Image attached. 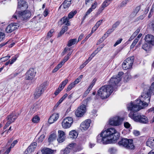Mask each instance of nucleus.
<instances>
[{
	"label": "nucleus",
	"instance_id": "35",
	"mask_svg": "<svg viewBox=\"0 0 154 154\" xmlns=\"http://www.w3.org/2000/svg\"><path fill=\"white\" fill-rule=\"evenodd\" d=\"M68 80L67 79H66L64 81H63L62 83L60 85L59 87V88H61V89H63L66 85L68 83Z\"/></svg>",
	"mask_w": 154,
	"mask_h": 154
},
{
	"label": "nucleus",
	"instance_id": "3",
	"mask_svg": "<svg viewBox=\"0 0 154 154\" xmlns=\"http://www.w3.org/2000/svg\"><path fill=\"white\" fill-rule=\"evenodd\" d=\"M114 91L113 88L108 85L103 86L100 88L97 91V94L102 99L108 97Z\"/></svg>",
	"mask_w": 154,
	"mask_h": 154
},
{
	"label": "nucleus",
	"instance_id": "2",
	"mask_svg": "<svg viewBox=\"0 0 154 154\" xmlns=\"http://www.w3.org/2000/svg\"><path fill=\"white\" fill-rule=\"evenodd\" d=\"M120 135H97V142L103 144L114 143L119 139Z\"/></svg>",
	"mask_w": 154,
	"mask_h": 154
},
{
	"label": "nucleus",
	"instance_id": "55",
	"mask_svg": "<svg viewBox=\"0 0 154 154\" xmlns=\"http://www.w3.org/2000/svg\"><path fill=\"white\" fill-rule=\"evenodd\" d=\"M62 89H61V88H59V87L58 89H57L54 92V94L56 96L62 90Z\"/></svg>",
	"mask_w": 154,
	"mask_h": 154
},
{
	"label": "nucleus",
	"instance_id": "22",
	"mask_svg": "<svg viewBox=\"0 0 154 154\" xmlns=\"http://www.w3.org/2000/svg\"><path fill=\"white\" fill-rule=\"evenodd\" d=\"M128 139L123 138L118 142L119 145L124 148L125 147H127L126 146L127 143H128Z\"/></svg>",
	"mask_w": 154,
	"mask_h": 154
},
{
	"label": "nucleus",
	"instance_id": "46",
	"mask_svg": "<svg viewBox=\"0 0 154 154\" xmlns=\"http://www.w3.org/2000/svg\"><path fill=\"white\" fill-rule=\"evenodd\" d=\"M54 32V30L53 29H51L48 33L47 34V36L48 37L50 38L53 35V33Z\"/></svg>",
	"mask_w": 154,
	"mask_h": 154
},
{
	"label": "nucleus",
	"instance_id": "44",
	"mask_svg": "<svg viewBox=\"0 0 154 154\" xmlns=\"http://www.w3.org/2000/svg\"><path fill=\"white\" fill-rule=\"evenodd\" d=\"M103 20H101L98 21L96 23L95 25L94 26L96 29H97V28L100 26V24L102 22Z\"/></svg>",
	"mask_w": 154,
	"mask_h": 154
},
{
	"label": "nucleus",
	"instance_id": "39",
	"mask_svg": "<svg viewBox=\"0 0 154 154\" xmlns=\"http://www.w3.org/2000/svg\"><path fill=\"white\" fill-rule=\"evenodd\" d=\"M130 0H124V1H122L121 4L120 6L121 7L125 6L126 5V4L129 2Z\"/></svg>",
	"mask_w": 154,
	"mask_h": 154
},
{
	"label": "nucleus",
	"instance_id": "10",
	"mask_svg": "<svg viewBox=\"0 0 154 154\" xmlns=\"http://www.w3.org/2000/svg\"><path fill=\"white\" fill-rule=\"evenodd\" d=\"M45 83H44L41 85L40 86L36 89L34 95L36 98H38L44 92L45 89Z\"/></svg>",
	"mask_w": 154,
	"mask_h": 154
},
{
	"label": "nucleus",
	"instance_id": "11",
	"mask_svg": "<svg viewBox=\"0 0 154 154\" xmlns=\"http://www.w3.org/2000/svg\"><path fill=\"white\" fill-rule=\"evenodd\" d=\"M86 111L85 105H82L78 107L75 112V115L78 117H82L85 113Z\"/></svg>",
	"mask_w": 154,
	"mask_h": 154
},
{
	"label": "nucleus",
	"instance_id": "13",
	"mask_svg": "<svg viewBox=\"0 0 154 154\" xmlns=\"http://www.w3.org/2000/svg\"><path fill=\"white\" fill-rule=\"evenodd\" d=\"M36 72L33 69H30L26 72L25 78L26 80H32L35 76Z\"/></svg>",
	"mask_w": 154,
	"mask_h": 154
},
{
	"label": "nucleus",
	"instance_id": "57",
	"mask_svg": "<svg viewBox=\"0 0 154 154\" xmlns=\"http://www.w3.org/2000/svg\"><path fill=\"white\" fill-rule=\"evenodd\" d=\"M96 81L97 80L96 79H94L92 81V82H91L90 86L93 88V86L95 85Z\"/></svg>",
	"mask_w": 154,
	"mask_h": 154
},
{
	"label": "nucleus",
	"instance_id": "31",
	"mask_svg": "<svg viewBox=\"0 0 154 154\" xmlns=\"http://www.w3.org/2000/svg\"><path fill=\"white\" fill-rule=\"evenodd\" d=\"M76 42L77 39L76 38L71 39L68 41L67 45L68 47H70L72 45L75 44Z\"/></svg>",
	"mask_w": 154,
	"mask_h": 154
},
{
	"label": "nucleus",
	"instance_id": "50",
	"mask_svg": "<svg viewBox=\"0 0 154 154\" xmlns=\"http://www.w3.org/2000/svg\"><path fill=\"white\" fill-rule=\"evenodd\" d=\"M78 132L75 130H72L69 133V135H78Z\"/></svg>",
	"mask_w": 154,
	"mask_h": 154
},
{
	"label": "nucleus",
	"instance_id": "40",
	"mask_svg": "<svg viewBox=\"0 0 154 154\" xmlns=\"http://www.w3.org/2000/svg\"><path fill=\"white\" fill-rule=\"evenodd\" d=\"M76 144L75 143H72L68 145L67 146L71 150L73 148L75 147Z\"/></svg>",
	"mask_w": 154,
	"mask_h": 154
},
{
	"label": "nucleus",
	"instance_id": "62",
	"mask_svg": "<svg viewBox=\"0 0 154 154\" xmlns=\"http://www.w3.org/2000/svg\"><path fill=\"white\" fill-rule=\"evenodd\" d=\"M58 132L59 135H65L66 134L65 132L62 130H58Z\"/></svg>",
	"mask_w": 154,
	"mask_h": 154
},
{
	"label": "nucleus",
	"instance_id": "29",
	"mask_svg": "<svg viewBox=\"0 0 154 154\" xmlns=\"http://www.w3.org/2000/svg\"><path fill=\"white\" fill-rule=\"evenodd\" d=\"M68 96V94H65L59 100V101L56 104L55 106L56 107H58V106L62 102V101L66 98Z\"/></svg>",
	"mask_w": 154,
	"mask_h": 154
},
{
	"label": "nucleus",
	"instance_id": "64",
	"mask_svg": "<svg viewBox=\"0 0 154 154\" xmlns=\"http://www.w3.org/2000/svg\"><path fill=\"white\" fill-rule=\"evenodd\" d=\"M108 36V35H107L106 33L105 34L102 38V40L101 42H103Z\"/></svg>",
	"mask_w": 154,
	"mask_h": 154
},
{
	"label": "nucleus",
	"instance_id": "41",
	"mask_svg": "<svg viewBox=\"0 0 154 154\" xmlns=\"http://www.w3.org/2000/svg\"><path fill=\"white\" fill-rule=\"evenodd\" d=\"M138 42V40L135 39L133 42L132 43L131 45L130 46V48L131 49L133 48L135 45H136V44Z\"/></svg>",
	"mask_w": 154,
	"mask_h": 154
},
{
	"label": "nucleus",
	"instance_id": "56",
	"mask_svg": "<svg viewBox=\"0 0 154 154\" xmlns=\"http://www.w3.org/2000/svg\"><path fill=\"white\" fill-rule=\"evenodd\" d=\"M149 91H154V82L152 83L150 87L149 88Z\"/></svg>",
	"mask_w": 154,
	"mask_h": 154
},
{
	"label": "nucleus",
	"instance_id": "28",
	"mask_svg": "<svg viewBox=\"0 0 154 154\" xmlns=\"http://www.w3.org/2000/svg\"><path fill=\"white\" fill-rule=\"evenodd\" d=\"M68 29L67 26H63L61 30L58 34V37H59L61 36Z\"/></svg>",
	"mask_w": 154,
	"mask_h": 154
},
{
	"label": "nucleus",
	"instance_id": "4",
	"mask_svg": "<svg viewBox=\"0 0 154 154\" xmlns=\"http://www.w3.org/2000/svg\"><path fill=\"white\" fill-rule=\"evenodd\" d=\"M134 121L143 124H147L149 122L148 118L145 116L131 112L128 115Z\"/></svg>",
	"mask_w": 154,
	"mask_h": 154
},
{
	"label": "nucleus",
	"instance_id": "15",
	"mask_svg": "<svg viewBox=\"0 0 154 154\" xmlns=\"http://www.w3.org/2000/svg\"><path fill=\"white\" fill-rule=\"evenodd\" d=\"M37 146V143L34 142L31 143L25 151V154H31L34 152Z\"/></svg>",
	"mask_w": 154,
	"mask_h": 154
},
{
	"label": "nucleus",
	"instance_id": "37",
	"mask_svg": "<svg viewBox=\"0 0 154 154\" xmlns=\"http://www.w3.org/2000/svg\"><path fill=\"white\" fill-rule=\"evenodd\" d=\"M77 13V11H75L71 12L68 14V17L69 19L72 18L73 16Z\"/></svg>",
	"mask_w": 154,
	"mask_h": 154
},
{
	"label": "nucleus",
	"instance_id": "16",
	"mask_svg": "<svg viewBox=\"0 0 154 154\" xmlns=\"http://www.w3.org/2000/svg\"><path fill=\"white\" fill-rule=\"evenodd\" d=\"M59 114L55 113L53 114L49 118L48 122L50 124H52L56 121L59 118Z\"/></svg>",
	"mask_w": 154,
	"mask_h": 154
},
{
	"label": "nucleus",
	"instance_id": "59",
	"mask_svg": "<svg viewBox=\"0 0 154 154\" xmlns=\"http://www.w3.org/2000/svg\"><path fill=\"white\" fill-rule=\"evenodd\" d=\"M140 31V29L139 28H138L136 31L133 34L134 36H136L137 34L139 33Z\"/></svg>",
	"mask_w": 154,
	"mask_h": 154
},
{
	"label": "nucleus",
	"instance_id": "30",
	"mask_svg": "<svg viewBox=\"0 0 154 154\" xmlns=\"http://www.w3.org/2000/svg\"><path fill=\"white\" fill-rule=\"evenodd\" d=\"M71 150L67 146L64 150H62L60 151L61 154H69L71 151Z\"/></svg>",
	"mask_w": 154,
	"mask_h": 154
},
{
	"label": "nucleus",
	"instance_id": "47",
	"mask_svg": "<svg viewBox=\"0 0 154 154\" xmlns=\"http://www.w3.org/2000/svg\"><path fill=\"white\" fill-rule=\"evenodd\" d=\"M69 57L67 56H65L63 60L61 61L60 62L63 65L64 63L68 60V59H69Z\"/></svg>",
	"mask_w": 154,
	"mask_h": 154
},
{
	"label": "nucleus",
	"instance_id": "36",
	"mask_svg": "<svg viewBox=\"0 0 154 154\" xmlns=\"http://www.w3.org/2000/svg\"><path fill=\"white\" fill-rule=\"evenodd\" d=\"M142 48L145 51H147L149 49L150 45L148 44L144 43L142 46Z\"/></svg>",
	"mask_w": 154,
	"mask_h": 154
},
{
	"label": "nucleus",
	"instance_id": "34",
	"mask_svg": "<svg viewBox=\"0 0 154 154\" xmlns=\"http://www.w3.org/2000/svg\"><path fill=\"white\" fill-rule=\"evenodd\" d=\"M66 139L65 135H59L57 140L59 143H62Z\"/></svg>",
	"mask_w": 154,
	"mask_h": 154
},
{
	"label": "nucleus",
	"instance_id": "23",
	"mask_svg": "<svg viewBox=\"0 0 154 154\" xmlns=\"http://www.w3.org/2000/svg\"><path fill=\"white\" fill-rule=\"evenodd\" d=\"M54 151V150L47 148H45L41 150L42 154H53Z\"/></svg>",
	"mask_w": 154,
	"mask_h": 154
},
{
	"label": "nucleus",
	"instance_id": "42",
	"mask_svg": "<svg viewBox=\"0 0 154 154\" xmlns=\"http://www.w3.org/2000/svg\"><path fill=\"white\" fill-rule=\"evenodd\" d=\"M131 78V76L128 73H126L125 75L124 79L126 82L128 81Z\"/></svg>",
	"mask_w": 154,
	"mask_h": 154
},
{
	"label": "nucleus",
	"instance_id": "58",
	"mask_svg": "<svg viewBox=\"0 0 154 154\" xmlns=\"http://www.w3.org/2000/svg\"><path fill=\"white\" fill-rule=\"evenodd\" d=\"M124 126L125 128H128L130 127L131 125L128 122H125L124 123Z\"/></svg>",
	"mask_w": 154,
	"mask_h": 154
},
{
	"label": "nucleus",
	"instance_id": "53",
	"mask_svg": "<svg viewBox=\"0 0 154 154\" xmlns=\"http://www.w3.org/2000/svg\"><path fill=\"white\" fill-rule=\"evenodd\" d=\"M122 40V38H120L119 39L117 40L115 43L114 44V47L116 46L117 45L120 43Z\"/></svg>",
	"mask_w": 154,
	"mask_h": 154
},
{
	"label": "nucleus",
	"instance_id": "21",
	"mask_svg": "<svg viewBox=\"0 0 154 154\" xmlns=\"http://www.w3.org/2000/svg\"><path fill=\"white\" fill-rule=\"evenodd\" d=\"M146 145L151 148L154 147V137H150L146 142Z\"/></svg>",
	"mask_w": 154,
	"mask_h": 154
},
{
	"label": "nucleus",
	"instance_id": "60",
	"mask_svg": "<svg viewBox=\"0 0 154 154\" xmlns=\"http://www.w3.org/2000/svg\"><path fill=\"white\" fill-rule=\"evenodd\" d=\"M44 138V135H40L38 138V141L42 142Z\"/></svg>",
	"mask_w": 154,
	"mask_h": 154
},
{
	"label": "nucleus",
	"instance_id": "25",
	"mask_svg": "<svg viewBox=\"0 0 154 154\" xmlns=\"http://www.w3.org/2000/svg\"><path fill=\"white\" fill-rule=\"evenodd\" d=\"M69 18L67 17H64L61 19V21L63 24H64L67 26H69L70 23L69 21Z\"/></svg>",
	"mask_w": 154,
	"mask_h": 154
},
{
	"label": "nucleus",
	"instance_id": "20",
	"mask_svg": "<svg viewBox=\"0 0 154 154\" xmlns=\"http://www.w3.org/2000/svg\"><path fill=\"white\" fill-rule=\"evenodd\" d=\"M128 143H127L126 146L127 147H125V148L128 149H133L134 146L133 143V140L131 139H128Z\"/></svg>",
	"mask_w": 154,
	"mask_h": 154
},
{
	"label": "nucleus",
	"instance_id": "18",
	"mask_svg": "<svg viewBox=\"0 0 154 154\" xmlns=\"http://www.w3.org/2000/svg\"><path fill=\"white\" fill-rule=\"evenodd\" d=\"M145 39L146 42L149 44L154 45V36L152 35H147L146 36Z\"/></svg>",
	"mask_w": 154,
	"mask_h": 154
},
{
	"label": "nucleus",
	"instance_id": "43",
	"mask_svg": "<svg viewBox=\"0 0 154 154\" xmlns=\"http://www.w3.org/2000/svg\"><path fill=\"white\" fill-rule=\"evenodd\" d=\"M10 57V56H7L1 58L0 60L2 62H5L8 60Z\"/></svg>",
	"mask_w": 154,
	"mask_h": 154
},
{
	"label": "nucleus",
	"instance_id": "33",
	"mask_svg": "<svg viewBox=\"0 0 154 154\" xmlns=\"http://www.w3.org/2000/svg\"><path fill=\"white\" fill-rule=\"evenodd\" d=\"M18 6L24 7L25 8H27L28 7L26 2L25 1H22L21 2H18Z\"/></svg>",
	"mask_w": 154,
	"mask_h": 154
},
{
	"label": "nucleus",
	"instance_id": "7",
	"mask_svg": "<svg viewBox=\"0 0 154 154\" xmlns=\"http://www.w3.org/2000/svg\"><path fill=\"white\" fill-rule=\"evenodd\" d=\"M134 57L131 56L127 58L122 64V66L124 69H127L131 68L134 61Z\"/></svg>",
	"mask_w": 154,
	"mask_h": 154
},
{
	"label": "nucleus",
	"instance_id": "54",
	"mask_svg": "<svg viewBox=\"0 0 154 154\" xmlns=\"http://www.w3.org/2000/svg\"><path fill=\"white\" fill-rule=\"evenodd\" d=\"M93 11V10L91 8L87 11L86 14H85V17L87 16L89 14Z\"/></svg>",
	"mask_w": 154,
	"mask_h": 154
},
{
	"label": "nucleus",
	"instance_id": "61",
	"mask_svg": "<svg viewBox=\"0 0 154 154\" xmlns=\"http://www.w3.org/2000/svg\"><path fill=\"white\" fill-rule=\"evenodd\" d=\"M114 30V29L112 28L111 29H109L107 31L106 34L109 35V34L112 32Z\"/></svg>",
	"mask_w": 154,
	"mask_h": 154
},
{
	"label": "nucleus",
	"instance_id": "8",
	"mask_svg": "<svg viewBox=\"0 0 154 154\" xmlns=\"http://www.w3.org/2000/svg\"><path fill=\"white\" fill-rule=\"evenodd\" d=\"M73 120L70 117H67L64 119L62 122V126L63 128L67 129L70 127L73 123Z\"/></svg>",
	"mask_w": 154,
	"mask_h": 154
},
{
	"label": "nucleus",
	"instance_id": "45",
	"mask_svg": "<svg viewBox=\"0 0 154 154\" xmlns=\"http://www.w3.org/2000/svg\"><path fill=\"white\" fill-rule=\"evenodd\" d=\"M18 141L17 140H15L11 144V146L10 147H9L8 149H9L10 151H11V149L13 148L15 145L17 143Z\"/></svg>",
	"mask_w": 154,
	"mask_h": 154
},
{
	"label": "nucleus",
	"instance_id": "17",
	"mask_svg": "<svg viewBox=\"0 0 154 154\" xmlns=\"http://www.w3.org/2000/svg\"><path fill=\"white\" fill-rule=\"evenodd\" d=\"M11 23L8 25L6 27L5 30L7 33H11L17 28L16 24Z\"/></svg>",
	"mask_w": 154,
	"mask_h": 154
},
{
	"label": "nucleus",
	"instance_id": "14",
	"mask_svg": "<svg viewBox=\"0 0 154 154\" xmlns=\"http://www.w3.org/2000/svg\"><path fill=\"white\" fill-rule=\"evenodd\" d=\"M91 120L87 119L82 122L80 125L81 129L82 130L85 131L87 130L90 126Z\"/></svg>",
	"mask_w": 154,
	"mask_h": 154
},
{
	"label": "nucleus",
	"instance_id": "1",
	"mask_svg": "<svg viewBox=\"0 0 154 154\" xmlns=\"http://www.w3.org/2000/svg\"><path fill=\"white\" fill-rule=\"evenodd\" d=\"M150 91L144 92L138 99L134 102H131L127 105L128 110L137 112L143 107L148 106L150 99Z\"/></svg>",
	"mask_w": 154,
	"mask_h": 154
},
{
	"label": "nucleus",
	"instance_id": "24",
	"mask_svg": "<svg viewBox=\"0 0 154 154\" xmlns=\"http://www.w3.org/2000/svg\"><path fill=\"white\" fill-rule=\"evenodd\" d=\"M72 0H65L62 5L64 9L68 8L70 6Z\"/></svg>",
	"mask_w": 154,
	"mask_h": 154
},
{
	"label": "nucleus",
	"instance_id": "48",
	"mask_svg": "<svg viewBox=\"0 0 154 154\" xmlns=\"http://www.w3.org/2000/svg\"><path fill=\"white\" fill-rule=\"evenodd\" d=\"M18 56L16 55L14 57H12V59L11 61L10 64H11L13 63L14 62L16 61V60L17 59V58L18 57Z\"/></svg>",
	"mask_w": 154,
	"mask_h": 154
},
{
	"label": "nucleus",
	"instance_id": "19",
	"mask_svg": "<svg viewBox=\"0 0 154 154\" xmlns=\"http://www.w3.org/2000/svg\"><path fill=\"white\" fill-rule=\"evenodd\" d=\"M17 118L16 115L14 113H12L7 117V122L10 124L13 122Z\"/></svg>",
	"mask_w": 154,
	"mask_h": 154
},
{
	"label": "nucleus",
	"instance_id": "6",
	"mask_svg": "<svg viewBox=\"0 0 154 154\" xmlns=\"http://www.w3.org/2000/svg\"><path fill=\"white\" fill-rule=\"evenodd\" d=\"M31 15L30 11H17L13 16V17L16 19H17V16L26 20L30 17Z\"/></svg>",
	"mask_w": 154,
	"mask_h": 154
},
{
	"label": "nucleus",
	"instance_id": "12",
	"mask_svg": "<svg viewBox=\"0 0 154 154\" xmlns=\"http://www.w3.org/2000/svg\"><path fill=\"white\" fill-rule=\"evenodd\" d=\"M119 134V133L115 128H110L106 130L103 129L100 135H113L114 134Z\"/></svg>",
	"mask_w": 154,
	"mask_h": 154
},
{
	"label": "nucleus",
	"instance_id": "9",
	"mask_svg": "<svg viewBox=\"0 0 154 154\" xmlns=\"http://www.w3.org/2000/svg\"><path fill=\"white\" fill-rule=\"evenodd\" d=\"M123 119L119 116H116L111 118L109 120V124L113 126H118L121 124Z\"/></svg>",
	"mask_w": 154,
	"mask_h": 154
},
{
	"label": "nucleus",
	"instance_id": "38",
	"mask_svg": "<svg viewBox=\"0 0 154 154\" xmlns=\"http://www.w3.org/2000/svg\"><path fill=\"white\" fill-rule=\"evenodd\" d=\"M55 135H49L48 138V141L49 142L51 143L56 139Z\"/></svg>",
	"mask_w": 154,
	"mask_h": 154
},
{
	"label": "nucleus",
	"instance_id": "51",
	"mask_svg": "<svg viewBox=\"0 0 154 154\" xmlns=\"http://www.w3.org/2000/svg\"><path fill=\"white\" fill-rule=\"evenodd\" d=\"M120 22L119 21L116 22L113 25L112 28L114 30L116 28L119 24Z\"/></svg>",
	"mask_w": 154,
	"mask_h": 154
},
{
	"label": "nucleus",
	"instance_id": "26",
	"mask_svg": "<svg viewBox=\"0 0 154 154\" xmlns=\"http://www.w3.org/2000/svg\"><path fill=\"white\" fill-rule=\"evenodd\" d=\"M109 4L106 1H104L102 4L101 7L99 9V12H101L105 8L107 7Z\"/></svg>",
	"mask_w": 154,
	"mask_h": 154
},
{
	"label": "nucleus",
	"instance_id": "49",
	"mask_svg": "<svg viewBox=\"0 0 154 154\" xmlns=\"http://www.w3.org/2000/svg\"><path fill=\"white\" fill-rule=\"evenodd\" d=\"M5 37V34L3 32L0 31V42Z\"/></svg>",
	"mask_w": 154,
	"mask_h": 154
},
{
	"label": "nucleus",
	"instance_id": "5",
	"mask_svg": "<svg viewBox=\"0 0 154 154\" xmlns=\"http://www.w3.org/2000/svg\"><path fill=\"white\" fill-rule=\"evenodd\" d=\"M123 74V72H119L117 75L113 76L109 81V85L111 88H113V90H115L117 88V85L121 81L122 76Z\"/></svg>",
	"mask_w": 154,
	"mask_h": 154
},
{
	"label": "nucleus",
	"instance_id": "27",
	"mask_svg": "<svg viewBox=\"0 0 154 154\" xmlns=\"http://www.w3.org/2000/svg\"><path fill=\"white\" fill-rule=\"evenodd\" d=\"M117 149L114 147H111L109 148L108 150V152L110 154H115L117 151Z\"/></svg>",
	"mask_w": 154,
	"mask_h": 154
},
{
	"label": "nucleus",
	"instance_id": "32",
	"mask_svg": "<svg viewBox=\"0 0 154 154\" xmlns=\"http://www.w3.org/2000/svg\"><path fill=\"white\" fill-rule=\"evenodd\" d=\"M40 120V118L38 116L36 115L33 117L32 119V121L33 123H36L39 122Z\"/></svg>",
	"mask_w": 154,
	"mask_h": 154
},
{
	"label": "nucleus",
	"instance_id": "52",
	"mask_svg": "<svg viewBox=\"0 0 154 154\" xmlns=\"http://www.w3.org/2000/svg\"><path fill=\"white\" fill-rule=\"evenodd\" d=\"M97 3L96 2H95L94 4L91 5V7L90 8L93 10L94 9L97 7Z\"/></svg>",
	"mask_w": 154,
	"mask_h": 154
},
{
	"label": "nucleus",
	"instance_id": "63",
	"mask_svg": "<svg viewBox=\"0 0 154 154\" xmlns=\"http://www.w3.org/2000/svg\"><path fill=\"white\" fill-rule=\"evenodd\" d=\"M145 16V15L144 14L141 15L138 17V19L139 20H142L144 19Z\"/></svg>",
	"mask_w": 154,
	"mask_h": 154
}]
</instances>
